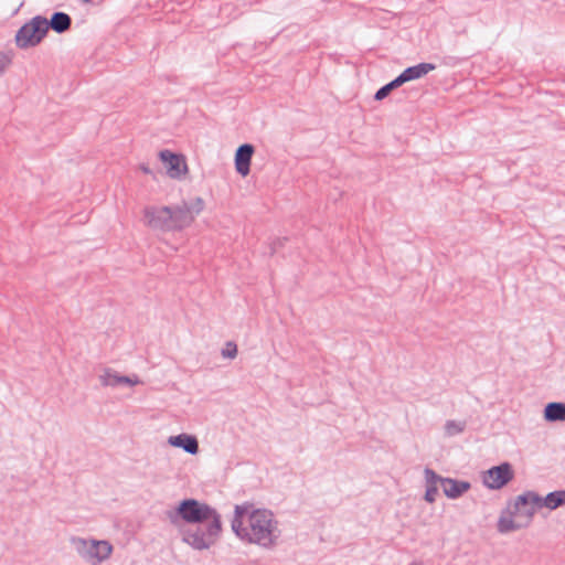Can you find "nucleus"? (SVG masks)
I'll return each mask as SVG.
<instances>
[{"instance_id":"obj_1","label":"nucleus","mask_w":565,"mask_h":565,"mask_svg":"<svg viewBox=\"0 0 565 565\" xmlns=\"http://www.w3.org/2000/svg\"><path fill=\"white\" fill-rule=\"evenodd\" d=\"M231 529L242 542L264 550L275 548L281 537V529L275 514L268 509L256 508L250 502L234 507Z\"/></svg>"},{"instance_id":"obj_2","label":"nucleus","mask_w":565,"mask_h":565,"mask_svg":"<svg viewBox=\"0 0 565 565\" xmlns=\"http://www.w3.org/2000/svg\"><path fill=\"white\" fill-rule=\"evenodd\" d=\"M203 209L204 201L201 198L175 205H149L142 211L143 223L154 231L180 232L190 227Z\"/></svg>"},{"instance_id":"obj_3","label":"nucleus","mask_w":565,"mask_h":565,"mask_svg":"<svg viewBox=\"0 0 565 565\" xmlns=\"http://www.w3.org/2000/svg\"><path fill=\"white\" fill-rule=\"evenodd\" d=\"M182 541L198 551L209 550L218 540L222 532L221 516L183 526Z\"/></svg>"},{"instance_id":"obj_4","label":"nucleus","mask_w":565,"mask_h":565,"mask_svg":"<svg viewBox=\"0 0 565 565\" xmlns=\"http://www.w3.org/2000/svg\"><path fill=\"white\" fill-rule=\"evenodd\" d=\"M70 543L76 554L90 565H99L110 558L114 546L107 540L72 536Z\"/></svg>"},{"instance_id":"obj_5","label":"nucleus","mask_w":565,"mask_h":565,"mask_svg":"<svg viewBox=\"0 0 565 565\" xmlns=\"http://www.w3.org/2000/svg\"><path fill=\"white\" fill-rule=\"evenodd\" d=\"M218 516H221V514L214 508L195 499L181 501L175 511L169 515L173 524H177L178 519H181L189 525L193 523H204L205 521Z\"/></svg>"},{"instance_id":"obj_6","label":"nucleus","mask_w":565,"mask_h":565,"mask_svg":"<svg viewBox=\"0 0 565 565\" xmlns=\"http://www.w3.org/2000/svg\"><path fill=\"white\" fill-rule=\"evenodd\" d=\"M45 18L36 15L24 23L15 33L14 41L19 49L34 47L45 38Z\"/></svg>"},{"instance_id":"obj_7","label":"nucleus","mask_w":565,"mask_h":565,"mask_svg":"<svg viewBox=\"0 0 565 565\" xmlns=\"http://www.w3.org/2000/svg\"><path fill=\"white\" fill-rule=\"evenodd\" d=\"M540 508L541 497L533 491H526L516 497L510 514L522 519L523 524L527 525L532 521L536 510Z\"/></svg>"},{"instance_id":"obj_8","label":"nucleus","mask_w":565,"mask_h":565,"mask_svg":"<svg viewBox=\"0 0 565 565\" xmlns=\"http://www.w3.org/2000/svg\"><path fill=\"white\" fill-rule=\"evenodd\" d=\"M513 477L512 466L509 462H503L487 470L483 473L482 482L489 489L499 490L508 484Z\"/></svg>"},{"instance_id":"obj_9","label":"nucleus","mask_w":565,"mask_h":565,"mask_svg":"<svg viewBox=\"0 0 565 565\" xmlns=\"http://www.w3.org/2000/svg\"><path fill=\"white\" fill-rule=\"evenodd\" d=\"M159 158L166 164L167 173L172 179H181L188 172L185 159L181 154L171 152L170 150H161Z\"/></svg>"},{"instance_id":"obj_10","label":"nucleus","mask_w":565,"mask_h":565,"mask_svg":"<svg viewBox=\"0 0 565 565\" xmlns=\"http://www.w3.org/2000/svg\"><path fill=\"white\" fill-rule=\"evenodd\" d=\"M98 379L103 386L109 387H118L121 385L135 386L141 383L137 374L129 376L120 375L118 372L109 367L105 369L103 373L99 374Z\"/></svg>"},{"instance_id":"obj_11","label":"nucleus","mask_w":565,"mask_h":565,"mask_svg":"<svg viewBox=\"0 0 565 565\" xmlns=\"http://www.w3.org/2000/svg\"><path fill=\"white\" fill-rule=\"evenodd\" d=\"M254 153V147L249 143L239 146L235 153L236 171L243 177L249 173L250 160Z\"/></svg>"},{"instance_id":"obj_12","label":"nucleus","mask_w":565,"mask_h":565,"mask_svg":"<svg viewBox=\"0 0 565 565\" xmlns=\"http://www.w3.org/2000/svg\"><path fill=\"white\" fill-rule=\"evenodd\" d=\"M441 488L447 498L458 499L471 488V484L468 481L445 478Z\"/></svg>"},{"instance_id":"obj_13","label":"nucleus","mask_w":565,"mask_h":565,"mask_svg":"<svg viewBox=\"0 0 565 565\" xmlns=\"http://www.w3.org/2000/svg\"><path fill=\"white\" fill-rule=\"evenodd\" d=\"M436 68L435 64L431 63H419L414 66H409L405 68L399 75L398 78L402 84H405L409 81L418 79L425 75H427L430 71Z\"/></svg>"},{"instance_id":"obj_14","label":"nucleus","mask_w":565,"mask_h":565,"mask_svg":"<svg viewBox=\"0 0 565 565\" xmlns=\"http://www.w3.org/2000/svg\"><path fill=\"white\" fill-rule=\"evenodd\" d=\"M168 443L173 447L182 448L190 455H196L199 452L198 439L192 435L180 434L177 436H171L169 437Z\"/></svg>"},{"instance_id":"obj_15","label":"nucleus","mask_w":565,"mask_h":565,"mask_svg":"<svg viewBox=\"0 0 565 565\" xmlns=\"http://www.w3.org/2000/svg\"><path fill=\"white\" fill-rule=\"evenodd\" d=\"M45 31L52 29L56 33H64L70 30L72 25L71 17L65 12H54L50 20L45 18Z\"/></svg>"},{"instance_id":"obj_16","label":"nucleus","mask_w":565,"mask_h":565,"mask_svg":"<svg viewBox=\"0 0 565 565\" xmlns=\"http://www.w3.org/2000/svg\"><path fill=\"white\" fill-rule=\"evenodd\" d=\"M544 418L547 422H565V403H548L544 408Z\"/></svg>"},{"instance_id":"obj_17","label":"nucleus","mask_w":565,"mask_h":565,"mask_svg":"<svg viewBox=\"0 0 565 565\" xmlns=\"http://www.w3.org/2000/svg\"><path fill=\"white\" fill-rule=\"evenodd\" d=\"M563 504H565V490L551 492L545 498L541 497V508L555 510Z\"/></svg>"},{"instance_id":"obj_18","label":"nucleus","mask_w":565,"mask_h":565,"mask_svg":"<svg viewBox=\"0 0 565 565\" xmlns=\"http://www.w3.org/2000/svg\"><path fill=\"white\" fill-rule=\"evenodd\" d=\"M519 518H515L514 515H509V516H500L499 518V521H498V531L500 533H509V532H512V531H516L519 529H521L522 526H525L523 524V522H518Z\"/></svg>"},{"instance_id":"obj_19","label":"nucleus","mask_w":565,"mask_h":565,"mask_svg":"<svg viewBox=\"0 0 565 565\" xmlns=\"http://www.w3.org/2000/svg\"><path fill=\"white\" fill-rule=\"evenodd\" d=\"M466 429V422L463 420H447L444 426L445 435L447 437L457 436Z\"/></svg>"},{"instance_id":"obj_20","label":"nucleus","mask_w":565,"mask_h":565,"mask_svg":"<svg viewBox=\"0 0 565 565\" xmlns=\"http://www.w3.org/2000/svg\"><path fill=\"white\" fill-rule=\"evenodd\" d=\"M402 82L399 81L398 76L396 78H394L393 81H391L390 83H387L386 85L382 86L374 95V99L375 100H382L384 99L386 96H388V94L402 86Z\"/></svg>"},{"instance_id":"obj_21","label":"nucleus","mask_w":565,"mask_h":565,"mask_svg":"<svg viewBox=\"0 0 565 565\" xmlns=\"http://www.w3.org/2000/svg\"><path fill=\"white\" fill-rule=\"evenodd\" d=\"M424 477H425L426 487L438 488L439 484L443 487V480H445V478L437 475L433 469L426 468L424 470Z\"/></svg>"},{"instance_id":"obj_22","label":"nucleus","mask_w":565,"mask_h":565,"mask_svg":"<svg viewBox=\"0 0 565 565\" xmlns=\"http://www.w3.org/2000/svg\"><path fill=\"white\" fill-rule=\"evenodd\" d=\"M237 355V345L228 341L225 347L222 349V356L226 359H234Z\"/></svg>"},{"instance_id":"obj_23","label":"nucleus","mask_w":565,"mask_h":565,"mask_svg":"<svg viewBox=\"0 0 565 565\" xmlns=\"http://www.w3.org/2000/svg\"><path fill=\"white\" fill-rule=\"evenodd\" d=\"M12 64V56L9 53L0 52V76H2L6 71Z\"/></svg>"},{"instance_id":"obj_24","label":"nucleus","mask_w":565,"mask_h":565,"mask_svg":"<svg viewBox=\"0 0 565 565\" xmlns=\"http://www.w3.org/2000/svg\"><path fill=\"white\" fill-rule=\"evenodd\" d=\"M437 495H438V488H436V487H426V492H425L424 499L428 503H434L436 501Z\"/></svg>"},{"instance_id":"obj_25","label":"nucleus","mask_w":565,"mask_h":565,"mask_svg":"<svg viewBox=\"0 0 565 565\" xmlns=\"http://www.w3.org/2000/svg\"><path fill=\"white\" fill-rule=\"evenodd\" d=\"M139 169L146 174H152V170L147 164H140Z\"/></svg>"}]
</instances>
